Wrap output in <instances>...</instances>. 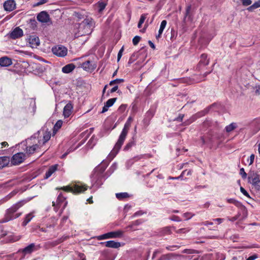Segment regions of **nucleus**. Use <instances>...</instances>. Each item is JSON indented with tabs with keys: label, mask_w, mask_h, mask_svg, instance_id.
<instances>
[{
	"label": "nucleus",
	"mask_w": 260,
	"mask_h": 260,
	"mask_svg": "<svg viewBox=\"0 0 260 260\" xmlns=\"http://www.w3.org/2000/svg\"><path fill=\"white\" fill-rule=\"evenodd\" d=\"M76 68L73 63H70L66 65L62 68V72L64 73L68 74L72 72Z\"/></svg>",
	"instance_id": "obj_26"
},
{
	"label": "nucleus",
	"mask_w": 260,
	"mask_h": 260,
	"mask_svg": "<svg viewBox=\"0 0 260 260\" xmlns=\"http://www.w3.org/2000/svg\"><path fill=\"white\" fill-rule=\"evenodd\" d=\"M147 16V14H143L141 15V17H140V20H139V22L141 23H143L146 18V17Z\"/></svg>",
	"instance_id": "obj_47"
},
{
	"label": "nucleus",
	"mask_w": 260,
	"mask_h": 260,
	"mask_svg": "<svg viewBox=\"0 0 260 260\" xmlns=\"http://www.w3.org/2000/svg\"><path fill=\"white\" fill-rule=\"evenodd\" d=\"M65 198L63 196H58L56 202L53 201L52 204L53 206H55V205L61 206L62 203L64 202Z\"/></svg>",
	"instance_id": "obj_32"
},
{
	"label": "nucleus",
	"mask_w": 260,
	"mask_h": 260,
	"mask_svg": "<svg viewBox=\"0 0 260 260\" xmlns=\"http://www.w3.org/2000/svg\"><path fill=\"white\" fill-rule=\"evenodd\" d=\"M174 254L168 253L167 254L162 255L157 260H170L174 257Z\"/></svg>",
	"instance_id": "obj_35"
},
{
	"label": "nucleus",
	"mask_w": 260,
	"mask_h": 260,
	"mask_svg": "<svg viewBox=\"0 0 260 260\" xmlns=\"http://www.w3.org/2000/svg\"><path fill=\"white\" fill-rule=\"evenodd\" d=\"M4 7L5 10L11 12L16 8V4L14 0H8L4 4Z\"/></svg>",
	"instance_id": "obj_15"
},
{
	"label": "nucleus",
	"mask_w": 260,
	"mask_h": 260,
	"mask_svg": "<svg viewBox=\"0 0 260 260\" xmlns=\"http://www.w3.org/2000/svg\"><path fill=\"white\" fill-rule=\"evenodd\" d=\"M88 186L80 182H72L69 185L61 188H56V189H62L66 192H71L73 193H82L87 189Z\"/></svg>",
	"instance_id": "obj_4"
},
{
	"label": "nucleus",
	"mask_w": 260,
	"mask_h": 260,
	"mask_svg": "<svg viewBox=\"0 0 260 260\" xmlns=\"http://www.w3.org/2000/svg\"><path fill=\"white\" fill-rule=\"evenodd\" d=\"M240 174L241 175L242 178L243 179H245L247 177V174L245 172L244 168L240 169Z\"/></svg>",
	"instance_id": "obj_48"
},
{
	"label": "nucleus",
	"mask_w": 260,
	"mask_h": 260,
	"mask_svg": "<svg viewBox=\"0 0 260 260\" xmlns=\"http://www.w3.org/2000/svg\"><path fill=\"white\" fill-rule=\"evenodd\" d=\"M107 3L104 1H100L97 3V7L99 8V12H102L105 8Z\"/></svg>",
	"instance_id": "obj_34"
},
{
	"label": "nucleus",
	"mask_w": 260,
	"mask_h": 260,
	"mask_svg": "<svg viewBox=\"0 0 260 260\" xmlns=\"http://www.w3.org/2000/svg\"><path fill=\"white\" fill-rule=\"evenodd\" d=\"M237 123L233 122L225 127L226 132L230 133L237 127Z\"/></svg>",
	"instance_id": "obj_36"
},
{
	"label": "nucleus",
	"mask_w": 260,
	"mask_h": 260,
	"mask_svg": "<svg viewBox=\"0 0 260 260\" xmlns=\"http://www.w3.org/2000/svg\"><path fill=\"white\" fill-rule=\"evenodd\" d=\"M29 200H22L13 205L11 208L7 210L4 218L1 220V223L8 222L19 217L21 215L22 213H16V211Z\"/></svg>",
	"instance_id": "obj_1"
},
{
	"label": "nucleus",
	"mask_w": 260,
	"mask_h": 260,
	"mask_svg": "<svg viewBox=\"0 0 260 260\" xmlns=\"http://www.w3.org/2000/svg\"><path fill=\"white\" fill-rule=\"evenodd\" d=\"M142 222H143V221L141 219L137 220L133 222L132 224L129 225L128 227L132 228L133 226H134V225H138L142 223Z\"/></svg>",
	"instance_id": "obj_44"
},
{
	"label": "nucleus",
	"mask_w": 260,
	"mask_h": 260,
	"mask_svg": "<svg viewBox=\"0 0 260 260\" xmlns=\"http://www.w3.org/2000/svg\"><path fill=\"white\" fill-rule=\"evenodd\" d=\"M241 191L243 193L244 195H249L247 192L245 190L244 188L241 187H240Z\"/></svg>",
	"instance_id": "obj_62"
},
{
	"label": "nucleus",
	"mask_w": 260,
	"mask_h": 260,
	"mask_svg": "<svg viewBox=\"0 0 260 260\" xmlns=\"http://www.w3.org/2000/svg\"><path fill=\"white\" fill-rule=\"evenodd\" d=\"M183 216L186 219H189L192 217L193 215H191V214L190 213L187 212V213H184Z\"/></svg>",
	"instance_id": "obj_50"
},
{
	"label": "nucleus",
	"mask_w": 260,
	"mask_h": 260,
	"mask_svg": "<svg viewBox=\"0 0 260 260\" xmlns=\"http://www.w3.org/2000/svg\"><path fill=\"white\" fill-rule=\"evenodd\" d=\"M213 220L214 221H217L218 222V223H221L223 221V218H215V219H214Z\"/></svg>",
	"instance_id": "obj_64"
},
{
	"label": "nucleus",
	"mask_w": 260,
	"mask_h": 260,
	"mask_svg": "<svg viewBox=\"0 0 260 260\" xmlns=\"http://www.w3.org/2000/svg\"><path fill=\"white\" fill-rule=\"evenodd\" d=\"M58 167V165L57 164L50 166L47 171L46 172L44 178H49L54 173H55L57 170Z\"/></svg>",
	"instance_id": "obj_19"
},
{
	"label": "nucleus",
	"mask_w": 260,
	"mask_h": 260,
	"mask_svg": "<svg viewBox=\"0 0 260 260\" xmlns=\"http://www.w3.org/2000/svg\"><path fill=\"white\" fill-rule=\"evenodd\" d=\"M248 182L251 184L252 189L260 190V175L253 173L249 175Z\"/></svg>",
	"instance_id": "obj_7"
},
{
	"label": "nucleus",
	"mask_w": 260,
	"mask_h": 260,
	"mask_svg": "<svg viewBox=\"0 0 260 260\" xmlns=\"http://www.w3.org/2000/svg\"><path fill=\"white\" fill-rule=\"evenodd\" d=\"M167 22L166 20H164L161 21L160 26L158 30V35L156 36V39H158L161 37V34L167 25Z\"/></svg>",
	"instance_id": "obj_29"
},
{
	"label": "nucleus",
	"mask_w": 260,
	"mask_h": 260,
	"mask_svg": "<svg viewBox=\"0 0 260 260\" xmlns=\"http://www.w3.org/2000/svg\"><path fill=\"white\" fill-rule=\"evenodd\" d=\"M124 81V80L123 79H116L115 80L111 81L109 83V85L110 86H112L115 84H120L121 83H123Z\"/></svg>",
	"instance_id": "obj_38"
},
{
	"label": "nucleus",
	"mask_w": 260,
	"mask_h": 260,
	"mask_svg": "<svg viewBox=\"0 0 260 260\" xmlns=\"http://www.w3.org/2000/svg\"><path fill=\"white\" fill-rule=\"evenodd\" d=\"M106 168L98 166L96 167L92 174V181L93 182V185L99 187L103 183L104 181L106 179L104 172ZM107 176L106 178L108 177Z\"/></svg>",
	"instance_id": "obj_5"
},
{
	"label": "nucleus",
	"mask_w": 260,
	"mask_h": 260,
	"mask_svg": "<svg viewBox=\"0 0 260 260\" xmlns=\"http://www.w3.org/2000/svg\"><path fill=\"white\" fill-rule=\"evenodd\" d=\"M260 7V0L255 2L253 5L247 8V10L249 12H252L255 9Z\"/></svg>",
	"instance_id": "obj_33"
},
{
	"label": "nucleus",
	"mask_w": 260,
	"mask_h": 260,
	"mask_svg": "<svg viewBox=\"0 0 260 260\" xmlns=\"http://www.w3.org/2000/svg\"><path fill=\"white\" fill-rule=\"evenodd\" d=\"M141 40V37L138 36H135L133 39V43L136 46L137 45Z\"/></svg>",
	"instance_id": "obj_41"
},
{
	"label": "nucleus",
	"mask_w": 260,
	"mask_h": 260,
	"mask_svg": "<svg viewBox=\"0 0 260 260\" xmlns=\"http://www.w3.org/2000/svg\"><path fill=\"white\" fill-rule=\"evenodd\" d=\"M257 258V256L256 255H253L252 256H249L246 260H254Z\"/></svg>",
	"instance_id": "obj_61"
},
{
	"label": "nucleus",
	"mask_w": 260,
	"mask_h": 260,
	"mask_svg": "<svg viewBox=\"0 0 260 260\" xmlns=\"http://www.w3.org/2000/svg\"><path fill=\"white\" fill-rule=\"evenodd\" d=\"M26 144L28 145L26 147V153L29 155L34 153L38 149L41 147L40 141L36 139L35 137L32 136L26 140Z\"/></svg>",
	"instance_id": "obj_6"
},
{
	"label": "nucleus",
	"mask_w": 260,
	"mask_h": 260,
	"mask_svg": "<svg viewBox=\"0 0 260 260\" xmlns=\"http://www.w3.org/2000/svg\"><path fill=\"white\" fill-rule=\"evenodd\" d=\"M62 124V121L61 120H58L54 126V131H57L61 127Z\"/></svg>",
	"instance_id": "obj_40"
},
{
	"label": "nucleus",
	"mask_w": 260,
	"mask_h": 260,
	"mask_svg": "<svg viewBox=\"0 0 260 260\" xmlns=\"http://www.w3.org/2000/svg\"><path fill=\"white\" fill-rule=\"evenodd\" d=\"M131 124L129 121H126L124 124V127L119 137L117 142L115 144L113 149L111 151L108 156V158L112 159L118 153L119 150L123 145L126 136L127 135Z\"/></svg>",
	"instance_id": "obj_2"
},
{
	"label": "nucleus",
	"mask_w": 260,
	"mask_h": 260,
	"mask_svg": "<svg viewBox=\"0 0 260 260\" xmlns=\"http://www.w3.org/2000/svg\"><path fill=\"white\" fill-rule=\"evenodd\" d=\"M48 0H40L37 3H36L34 6H38L41 5H43L44 4L48 2Z\"/></svg>",
	"instance_id": "obj_53"
},
{
	"label": "nucleus",
	"mask_w": 260,
	"mask_h": 260,
	"mask_svg": "<svg viewBox=\"0 0 260 260\" xmlns=\"http://www.w3.org/2000/svg\"><path fill=\"white\" fill-rule=\"evenodd\" d=\"M51 137V134L50 132H46L43 136V140H39L41 143V146L44 145L49 140Z\"/></svg>",
	"instance_id": "obj_30"
},
{
	"label": "nucleus",
	"mask_w": 260,
	"mask_h": 260,
	"mask_svg": "<svg viewBox=\"0 0 260 260\" xmlns=\"http://www.w3.org/2000/svg\"><path fill=\"white\" fill-rule=\"evenodd\" d=\"M101 244H104L107 247L113 248H119L121 244L120 243L118 242H115L114 241H108L105 242H101Z\"/></svg>",
	"instance_id": "obj_23"
},
{
	"label": "nucleus",
	"mask_w": 260,
	"mask_h": 260,
	"mask_svg": "<svg viewBox=\"0 0 260 260\" xmlns=\"http://www.w3.org/2000/svg\"><path fill=\"white\" fill-rule=\"evenodd\" d=\"M148 44L149 46L153 49L155 48L154 44L151 41H148Z\"/></svg>",
	"instance_id": "obj_63"
},
{
	"label": "nucleus",
	"mask_w": 260,
	"mask_h": 260,
	"mask_svg": "<svg viewBox=\"0 0 260 260\" xmlns=\"http://www.w3.org/2000/svg\"><path fill=\"white\" fill-rule=\"evenodd\" d=\"M213 124V122L210 120L207 119L203 123V126L204 128H208L211 127Z\"/></svg>",
	"instance_id": "obj_37"
},
{
	"label": "nucleus",
	"mask_w": 260,
	"mask_h": 260,
	"mask_svg": "<svg viewBox=\"0 0 260 260\" xmlns=\"http://www.w3.org/2000/svg\"><path fill=\"white\" fill-rule=\"evenodd\" d=\"M202 224L206 225V226H208V225H212L213 224V222H210V221H206L203 222L202 223Z\"/></svg>",
	"instance_id": "obj_59"
},
{
	"label": "nucleus",
	"mask_w": 260,
	"mask_h": 260,
	"mask_svg": "<svg viewBox=\"0 0 260 260\" xmlns=\"http://www.w3.org/2000/svg\"><path fill=\"white\" fill-rule=\"evenodd\" d=\"M97 239L99 240L109 239L108 233L98 236Z\"/></svg>",
	"instance_id": "obj_42"
},
{
	"label": "nucleus",
	"mask_w": 260,
	"mask_h": 260,
	"mask_svg": "<svg viewBox=\"0 0 260 260\" xmlns=\"http://www.w3.org/2000/svg\"><path fill=\"white\" fill-rule=\"evenodd\" d=\"M143 156H144V155H138V156H137L135 157L134 158V159L135 160H139V159H140L142 158L143 157Z\"/></svg>",
	"instance_id": "obj_60"
},
{
	"label": "nucleus",
	"mask_w": 260,
	"mask_h": 260,
	"mask_svg": "<svg viewBox=\"0 0 260 260\" xmlns=\"http://www.w3.org/2000/svg\"><path fill=\"white\" fill-rule=\"evenodd\" d=\"M93 27V22L92 19L86 16L85 19L79 23L78 32L75 34V37L78 38L80 36L90 34Z\"/></svg>",
	"instance_id": "obj_3"
},
{
	"label": "nucleus",
	"mask_w": 260,
	"mask_h": 260,
	"mask_svg": "<svg viewBox=\"0 0 260 260\" xmlns=\"http://www.w3.org/2000/svg\"><path fill=\"white\" fill-rule=\"evenodd\" d=\"M75 16L78 18V21H80L81 20V19H83L84 20V19H85L84 16L83 15H82L80 13H75Z\"/></svg>",
	"instance_id": "obj_46"
},
{
	"label": "nucleus",
	"mask_w": 260,
	"mask_h": 260,
	"mask_svg": "<svg viewBox=\"0 0 260 260\" xmlns=\"http://www.w3.org/2000/svg\"><path fill=\"white\" fill-rule=\"evenodd\" d=\"M254 154H251V155L250 156V162H249V165H252L254 161Z\"/></svg>",
	"instance_id": "obj_56"
},
{
	"label": "nucleus",
	"mask_w": 260,
	"mask_h": 260,
	"mask_svg": "<svg viewBox=\"0 0 260 260\" xmlns=\"http://www.w3.org/2000/svg\"><path fill=\"white\" fill-rule=\"evenodd\" d=\"M200 58L198 68H200L202 66H206L209 64V59L207 58V55L206 54H202Z\"/></svg>",
	"instance_id": "obj_22"
},
{
	"label": "nucleus",
	"mask_w": 260,
	"mask_h": 260,
	"mask_svg": "<svg viewBox=\"0 0 260 260\" xmlns=\"http://www.w3.org/2000/svg\"><path fill=\"white\" fill-rule=\"evenodd\" d=\"M251 128H253L252 135L256 134L260 129V120L254 119L250 123Z\"/></svg>",
	"instance_id": "obj_17"
},
{
	"label": "nucleus",
	"mask_w": 260,
	"mask_h": 260,
	"mask_svg": "<svg viewBox=\"0 0 260 260\" xmlns=\"http://www.w3.org/2000/svg\"><path fill=\"white\" fill-rule=\"evenodd\" d=\"M116 168V165H113L109 169L108 171H110V174H111L114 170H115Z\"/></svg>",
	"instance_id": "obj_58"
},
{
	"label": "nucleus",
	"mask_w": 260,
	"mask_h": 260,
	"mask_svg": "<svg viewBox=\"0 0 260 260\" xmlns=\"http://www.w3.org/2000/svg\"><path fill=\"white\" fill-rule=\"evenodd\" d=\"M191 173H192V171L191 170H185L182 172L181 174L177 178H182L183 175H184L185 174H186L187 176L190 175L191 174Z\"/></svg>",
	"instance_id": "obj_39"
},
{
	"label": "nucleus",
	"mask_w": 260,
	"mask_h": 260,
	"mask_svg": "<svg viewBox=\"0 0 260 260\" xmlns=\"http://www.w3.org/2000/svg\"><path fill=\"white\" fill-rule=\"evenodd\" d=\"M189 231V229L188 228H182L178 229L176 231L177 233H185Z\"/></svg>",
	"instance_id": "obj_45"
},
{
	"label": "nucleus",
	"mask_w": 260,
	"mask_h": 260,
	"mask_svg": "<svg viewBox=\"0 0 260 260\" xmlns=\"http://www.w3.org/2000/svg\"><path fill=\"white\" fill-rule=\"evenodd\" d=\"M41 248L39 245H36L35 243H31L25 248L19 249L18 252H21L24 255L30 254L33 251H37Z\"/></svg>",
	"instance_id": "obj_8"
},
{
	"label": "nucleus",
	"mask_w": 260,
	"mask_h": 260,
	"mask_svg": "<svg viewBox=\"0 0 260 260\" xmlns=\"http://www.w3.org/2000/svg\"><path fill=\"white\" fill-rule=\"evenodd\" d=\"M145 213H146V212H143V211L140 210V211H137L136 213H135L132 217H136V216H141Z\"/></svg>",
	"instance_id": "obj_49"
},
{
	"label": "nucleus",
	"mask_w": 260,
	"mask_h": 260,
	"mask_svg": "<svg viewBox=\"0 0 260 260\" xmlns=\"http://www.w3.org/2000/svg\"><path fill=\"white\" fill-rule=\"evenodd\" d=\"M10 162V159L7 156L0 157V169L7 166Z\"/></svg>",
	"instance_id": "obj_28"
},
{
	"label": "nucleus",
	"mask_w": 260,
	"mask_h": 260,
	"mask_svg": "<svg viewBox=\"0 0 260 260\" xmlns=\"http://www.w3.org/2000/svg\"><path fill=\"white\" fill-rule=\"evenodd\" d=\"M136 145V142L134 138L131 140L124 146L123 148L124 151L129 150L133 146Z\"/></svg>",
	"instance_id": "obj_31"
},
{
	"label": "nucleus",
	"mask_w": 260,
	"mask_h": 260,
	"mask_svg": "<svg viewBox=\"0 0 260 260\" xmlns=\"http://www.w3.org/2000/svg\"><path fill=\"white\" fill-rule=\"evenodd\" d=\"M54 54L59 57H64L67 54L68 50L67 48L62 46H55L52 49Z\"/></svg>",
	"instance_id": "obj_9"
},
{
	"label": "nucleus",
	"mask_w": 260,
	"mask_h": 260,
	"mask_svg": "<svg viewBox=\"0 0 260 260\" xmlns=\"http://www.w3.org/2000/svg\"><path fill=\"white\" fill-rule=\"evenodd\" d=\"M118 87L117 85L114 86L109 91H108V93H113V92H115L118 89Z\"/></svg>",
	"instance_id": "obj_55"
},
{
	"label": "nucleus",
	"mask_w": 260,
	"mask_h": 260,
	"mask_svg": "<svg viewBox=\"0 0 260 260\" xmlns=\"http://www.w3.org/2000/svg\"><path fill=\"white\" fill-rule=\"evenodd\" d=\"M28 43L32 48H37L40 45V40L37 36H30L28 39Z\"/></svg>",
	"instance_id": "obj_16"
},
{
	"label": "nucleus",
	"mask_w": 260,
	"mask_h": 260,
	"mask_svg": "<svg viewBox=\"0 0 260 260\" xmlns=\"http://www.w3.org/2000/svg\"><path fill=\"white\" fill-rule=\"evenodd\" d=\"M126 108V105H121L118 108V111L122 112H123Z\"/></svg>",
	"instance_id": "obj_54"
},
{
	"label": "nucleus",
	"mask_w": 260,
	"mask_h": 260,
	"mask_svg": "<svg viewBox=\"0 0 260 260\" xmlns=\"http://www.w3.org/2000/svg\"><path fill=\"white\" fill-rule=\"evenodd\" d=\"M34 212H31L27 214H26L24 218V220L22 223V225L23 226H26L33 218L34 217Z\"/></svg>",
	"instance_id": "obj_27"
},
{
	"label": "nucleus",
	"mask_w": 260,
	"mask_h": 260,
	"mask_svg": "<svg viewBox=\"0 0 260 260\" xmlns=\"http://www.w3.org/2000/svg\"><path fill=\"white\" fill-rule=\"evenodd\" d=\"M12 64V60L8 57H3L0 58V66L8 67Z\"/></svg>",
	"instance_id": "obj_25"
},
{
	"label": "nucleus",
	"mask_w": 260,
	"mask_h": 260,
	"mask_svg": "<svg viewBox=\"0 0 260 260\" xmlns=\"http://www.w3.org/2000/svg\"><path fill=\"white\" fill-rule=\"evenodd\" d=\"M73 105L71 103H68L63 108V114L64 117H69L72 112Z\"/></svg>",
	"instance_id": "obj_20"
},
{
	"label": "nucleus",
	"mask_w": 260,
	"mask_h": 260,
	"mask_svg": "<svg viewBox=\"0 0 260 260\" xmlns=\"http://www.w3.org/2000/svg\"><path fill=\"white\" fill-rule=\"evenodd\" d=\"M23 35V32L22 29L17 27L10 34V37L12 39H16L22 37Z\"/></svg>",
	"instance_id": "obj_13"
},
{
	"label": "nucleus",
	"mask_w": 260,
	"mask_h": 260,
	"mask_svg": "<svg viewBox=\"0 0 260 260\" xmlns=\"http://www.w3.org/2000/svg\"><path fill=\"white\" fill-rule=\"evenodd\" d=\"M191 9V5H188L185 10V13L183 18L184 23H186L187 21H192V16L190 14V10Z\"/></svg>",
	"instance_id": "obj_18"
},
{
	"label": "nucleus",
	"mask_w": 260,
	"mask_h": 260,
	"mask_svg": "<svg viewBox=\"0 0 260 260\" xmlns=\"http://www.w3.org/2000/svg\"><path fill=\"white\" fill-rule=\"evenodd\" d=\"M117 100V98H112L109 99L105 104L103 108L102 113H105L108 110V108L111 107Z\"/></svg>",
	"instance_id": "obj_21"
},
{
	"label": "nucleus",
	"mask_w": 260,
	"mask_h": 260,
	"mask_svg": "<svg viewBox=\"0 0 260 260\" xmlns=\"http://www.w3.org/2000/svg\"><path fill=\"white\" fill-rule=\"evenodd\" d=\"M209 108H206V109H204L203 111H202L200 113V115H205L209 112Z\"/></svg>",
	"instance_id": "obj_57"
},
{
	"label": "nucleus",
	"mask_w": 260,
	"mask_h": 260,
	"mask_svg": "<svg viewBox=\"0 0 260 260\" xmlns=\"http://www.w3.org/2000/svg\"><path fill=\"white\" fill-rule=\"evenodd\" d=\"M227 201L229 203L233 204L237 207L240 208L241 211L243 212L244 217L246 216L247 211L246 210V208H245L244 206H242L239 202L236 201V200L233 198L228 199Z\"/></svg>",
	"instance_id": "obj_14"
},
{
	"label": "nucleus",
	"mask_w": 260,
	"mask_h": 260,
	"mask_svg": "<svg viewBox=\"0 0 260 260\" xmlns=\"http://www.w3.org/2000/svg\"><path fill=\"white\" fill-rule=\"evenodd\" d=\"M123 47H122L120 50L119 51V52L118 53V55H117V60L119 61L120 60V59L121 58V56H122V52L123 51Z\"/></svg>",
	"instance_id": "obj_52"
},
{
	"label": "nucleus",
	"mask_w": 260,
	"mask_h": 260,
	"mask_svg": "<svg viewBox=\"0 0 260 260\" xmlns=\"http://www.w3.org/2000/svg\"><path fill=\"white\" fill-rule=\"evenodd\" d=\"M37 20L41 23H47L50 21L49 15L46 11H42L37 16Z\"/></svg>",
	"instance_id": "obj_12"
},
{
	"label": "nucleus",
	"mask_w": 260,
	"mask_h": 260,
	"mask_svg": "<svg viewBox=\"0 0 260 260\" xmlns=\"http://www.w3.org/2000/svg\"><path fill=\"white\" fill-rule=\"evenodd\" d=\"M81 67L84 70L91 72L96 68V64L92 61L87 60L81 64Z\"/></svg>",
	"instance_id": "obj_11"
},
{
	"label": "nucleus",
	"mask_w": 260,
	"mask_h": 260,
	"mask_svg": "<svg viewBox=\"0 0 260 260\" xmlns=\"http://www.w3.org/2000/svg\"><path fill=\"white\" fill-rule=\"evenodd\" d=\"M183 117H184V115L180 114L179 115V116L174 119V120L177 121L178 122H181L183 120Z\"/></svg>",
	"instance_id": "obj_51"
},
{
	"label": "nucleus",
	"mask_w": 260,
	"mask_h": 260,
	"mask_svg": "<svg viewBox=\"0 0 260 260\" xmlns=\"http://www.w3.org/2000/svg\"><path fill=\"white\" fill-rule=\"evenodd\" d=\"M244 6H248L251 4V0H240Z\"/></svg>",
	"instance_id": "obj_43"
},
{
	"label": "nucleus",
	"mask_w": 260,
	"mask_h": 260,
	"mask_svg": "<svg viewBox=\"0 0 260 260\" xmlns=\"http://www.w3.org/2000/svg\"><path fill=\"white\" fill-rule=\"evenodd\" d=\"M109 239L110 238H116L122 237L123 232L121 230L113 231L108 233Z\"/></svg>",
	"instance_id": "obj_24"
},
{
	"label": "nucleus",
	"mask_w": 260,
	"mask_h": 260,
	"mask_svg": "<svg viewBox=\"0 0 260 260\" xmlns=\"http://www.w3.org/2000/svg\"><path fill=\"white\" fill-rule=\"evenodd\" d=\"M25 156V154L22 152L17 153L12 157L11 163L14 165H19L24 161Z\"/></svg>",
	"instance_id": "obj_10"
}]
</instances>
